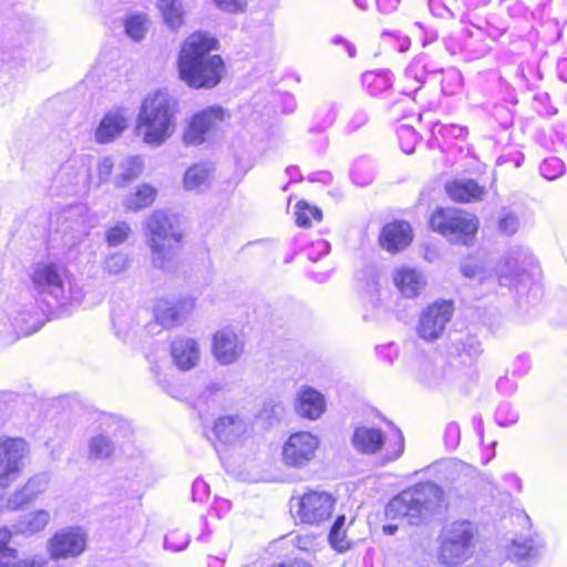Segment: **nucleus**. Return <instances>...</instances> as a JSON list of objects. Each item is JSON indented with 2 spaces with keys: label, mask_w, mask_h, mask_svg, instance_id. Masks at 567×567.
Segmentation results:
<instances>
[{
  "label": "nucleus",
  "mask_w": 567,
  "mask_h": 567,
  "mask_svg": "<svg viewBox=\"0 0 567 567\" xmlns=\"http://www.w3.org/2000/svg\"><path fill=\"white\" fill-rule=\"evenodd\" d=\"M218 41L206 32H194L182 43L177 58L179 78L192 89H214L223 80L226 66L223 58L214 54Z\"/></svg>",
  "instance_id": "obj_1"
},
{
  "label": "nucleus",
  "mask_w": 567,
  "mask_h": 567,
  "mask_svg": "<svg viewBox=\"0 0 567 567\" xmlns=\"http://www.w3.org/2000/svg\"><path fill=\"white\" fill-rule=\"evenodd\" d=\"M179 103L166 91L147 94L138 110L135 134L151 147L164 145L176 132Z\"/></svg>",
  "instance_id": "obj_2"
},
{
  "label": "nucleus",
  "mask_w": 567,
  "mask_h": 567,
  "mask_svg": "<svg viewBox=\"0 0 567 567\" xmlns=\"http://www.w3.org/2000/svg\"><path fill=\"white\" fill-rule=\"evenodd\" d=\"M33 291L45 302L54 301L59 306L79 303L84 293L71 278L69 271L52 261L34 264L29 274Z\"/></svg>",
  "instance_id": "obj_3"
},
{
  "label": "nucleus",
  "mask_w": 567,
  "mask_h": 567,
  "mask_svg": "<svg viewBox=\"0 0 567 567\" xmlns=\"http://www.w3.org/2000/svg\"><path fill=\"white\" fill-rule=\"evenodd\" d=\"M444 502L443 491L434 483H421L401 492L385 507V515L395 519L405 517L410 524H417L437 513Z\"/></svg>",
  "instance_id": "obj_4"
},
{
  "label": "nucleus",
  "mask_w": 567,
  "mask_h": 567,
  "mask_svg": "<svg viewBox=\"0 0 567 567\" xmlns=\"http://www.w3.org/2000/svg\"><path fill=\"white\" fill-rule=\"evenodd\" d=\"M147 244L155 267L169 270L182 240L176 218L164 210H155L146 220Z\"/></svg>",
  "instance_id": "obj_5"
},
{
  "label": "nucleus",
  "mask_w": 567,
  "mask_h": 567,
  "mask_svg": "<svg viewBox=\"0 0 567 567\" xmlns=\"http://www.w3.org/2000/svg\"><path fill=\"white\" fill-rule=\"evenodd\" d=\"M430 224L434 231L450 241L462 244H467L475 236L480 225L475 215L452 207L435 209Z\"/></svg>",
  "instance_id": "obj_6"
},
{
  "label": "nucleus",
  "mask_w": 567,
  "mask_h": 567,
  "mask_svg": "<svg viewBox=\"0 0 567 567\" xmlns=\"http://www.w3.org/2000/svg\"><path fill=\"white\" fill-rule=\"evenodd\" d=\"M439 559L446 566H458L474 550V530L468 522H454L442 533Z\"/></svg>",
  "instance_id": "obj_7"
},
{
  "label": "nucleus",
  "mask_w": 567,
  "mask_h": 567,
  "mask_svg": "<svg viewBox=\"0 0 567 567\" xmlns=\"http://www.w3.org/2000/svg\"><path fill=\"white\" fill-rule=\"evenodd\" d=\"M227 116V111L219 105L207 106L196 112L183 130V144L185 146L204 144L219 128Z\"/></svg>",
  "instance_id": "obj_8"
},
{
  "label": "nucleus",
  "mask_w": 567,
  "mask_h": 567,
  "mask_svg": "<svg viewBox=\"0 0 567 567\" xmlns=\"http://www.w3.org/2000/svg\"><path fill=\"white\" fill-rule=\"evenodd\" d=\"M30 452L28 443L20 437L0 439V487L7 488L21 475Z\"/></svg>",
  "instance_id": "obj_9"
},
{
  "label": "nucleus",
  "mask_w": 567,
  "mask_h": 567,
  "mask_svg": "<svg viewBox=\"0 0 567 567\" xmlns=\"http://www.w3.org/2000/svg\"><path fill=\"white\" fill-rule=\"evenodd\" d=\"M321 441L309 431L292 433L282 446V461L289 467L303 468L317 456Z\"/></svg>",
  "instance_id": "obj_10"
},
{
  "label": "nucleus",
  "mask_w": 567,
  "mask_h": 567,
  "mask_svg": "<svg viewBox=\"0 0 567 567\" xmlns=\"http://www.w3.org/2000/svg\"><path fill=\"white\" fill-rule=\"evenodd\" d=\"M334 504L330 493L309 491L298 498L296 515L301 523L318 526L331 517Z\"/></svg>",
  "instance_id": "obj_11"
},
{
  "label": "nucleus",
  "mask_w": 567,
  "mask_h": 567,
  "mask_svg": "<svg viewBox=\"0 0 567 567\" xmlns=\"http://www.w3.org/2000/svg\"><path fill=\"white\" fill-rule=\"evenodd\" d=\"M454 311L451 301H435L429 305L419 317L417 336L429 342L440 339L450 322Z\"/></svg>",
  "instance_id": "obj_12"
},
{
  "label": "nucleus",
  "mask_w": 567,
  "mask_h": 567,
  "mask_svg": "<svg viewBox=\"0 0 567 567\" xmlns=\"http://www.w3.org/2000/svg\"><path fill=\"white\" fill-rule=\"evenodd\" d=\"M87 535L80 527H66L58 530L47 543L52 559L74 558L86 549Z\"/></svg>",
  "instance_id": "obj_13"
},
{
  "label": "nucleus",
  "mask_w": 567,
  "mask_h": 567,
  "mask_svg": "<svg viewBox=\"0 0 567 567\" xmlns=\"http://www.w3.org/2000/svg\"><path fill=\"white\" fill-rule=\"evenodd\" d=\"M245 351V339L231 328H223L215 332L212 341V352L217 362L223 365L235 363Z\"/></svg>",
  "instance_id": "obj_14"
},
{
  "label": "nucleus",
  "mask_w": 567,
  "mask_h": 567,
  "mask_svg": "<svg viewBox=\"0 0 567 567\" xmlns=\"http://www.w3.org/2000/svg\"><path fill=\"white\" fill-rule=\"evenodd\" d=\"M251 430L249 421L238 413L218 416L213 426L217 441L225 445L241 443L250 435Z\"/></svg>",
  "instance_id": "obj_15"
},
{
  "label": "nucleus",
  "mask_w": 567,
  "mask_h": 567,
  "mask_svg": "<svg viewBox=\"0 0 567 567\" xmlns=\"http://www.w3.org/2000/svg\"><path fill=\"white\" fill-rule=\"evenodd\" d=\"M545 545L536 534L516 536L507 546V557L512 561L527 567L536 564Z\"/></svg>",
  "instance_id": "obj_16"
},
{
  "label": "nucleus",
  "mask_w": 567,
  "mask_h": 567,
  "mask_svg": "<svg viewBox=\"0 0 567 567\" xmlns=\"http://www.w3.org/2000/svg\"><path fill=\"white\" fill-rule=\"evenodd\" d=\"M48 486L49 476L47 474H37L30 477L21 488L7 498L6 508L9 511L22 508L42 495Z\"/></svg>",
  "instance_id": "obj_17"
},
{
  "label": "nucleus",
  "mask_w": 567,
  "mask_h": 567,
  "mask_svg": "<svg viewBox=\"0 0 567 567\" xmlns=\"http://www.w3.org/2000/svg\"><path fill=\"white\" fill-rule=\"evenodd\" d=\"M295 409L303 419L318 420L326 411V399L316 389L301 385L296 395Z\"/></svg>",
  "instance_id": "obj_18"
},
{
  "label": "nucleus",
  "mask_w": 567,
  "mask_h": 567,
  "mask_svg": "<svg viewBox=\"0 0 567 567\" xmlns=\"http://www.w3.org/2000/svg\"><path fill=\"white\" fill-rule=\"evenodd\" d=\"M169 350L173 363L181 371H189L199 363V344L192 338L183 337L175 339L171 343Z\"/></svg>",
  "instance_id": "obj_19"
},
{
  "label": "nucleus",
  "mask_w": 567,
  "mask_h": 567,
  "mask_svg": "<svg viewBox=\"0 0 567 567\" xmlns=\"http://www.w3.org/2000/svg\"><path fill=\"white\" fill-rule=\"evenodd\" d=\"M128 121V114L124 109L106 113L95 131V141L101 144L114 141L127 128Z\"/></svg>",
  "instance_id": "obj_20"
},
{
  "label": "nucleus",
  "mask_w": 567,
  "mask_h": 567,
  "mask_svg": "<svg viewBox=\"0 0 567 567\" xmlns=\"http://www.w3.org/2000/svg\"><path fill=\"white\" fill-rule=\"evenodd\" d=\"M533 265L532 255L525 249L516 248L512 249L504 261L498 265L497 274L501 279L519 280Z\"/></svg>",
  "instance_id": "obj_21"
},
{
  "label": "nucleus",
  "mask_w": 567,
  "mask_h": 567,
  "mask_svg": "<svg viewBox=\"0 0 567 567\" xmlns=\"http://www.w3.org/2000/svg\"><path fill=\"white\" fill-rule=\"evenodd\" d=\"M412 240V229L405 221H393L382 229L380 241L384 249L395 252L404 249Z\"/></svg>",
  "instance_id": "obj_22"
},
{
  "label": "nucleus",
  "mask_w": 567,
  "mask_h": 567,
  "mask_svg": "<svg viewBox=\"0 0 567 567\" xmlns=\"http://www.w3.org/2000/svg\"><path fill=\"white\" fill-rule=\"evenodd\" d=\"M351 443L360 453L375 454L385 444V440L380 429L362 425L354 429Z\"/></svg>",
  "instance_id": "obj_23"
},
{
  "label": "nucleus",
  "mask_w": 567,
  "mask_h": 567,
  "mask_svg": "<svg viewBox=\"0 0 567 567\" xmlns=\"http://www.w3.org/2000/svg\"><path fill=\"white\" fill-rule=\"evenodd\" d=\"M447 195L454 202L470 203L481 200L485 194V188L473 179H457L446 184Z\"/></svg>",
  "instance_id": "obj_24"
},
{
  "label": "nucleus",
  "mask_w": 567,
  "mask_h": 567,
  "mask_svg": "<svg viewBox=\"0 0 567 567\" xmlns=\"http://www.w3.org/2000/svg\"><path fill=\"white\" fill-rule=\"evenodd\" d=\"M394 282L401 293L408 298L415 297L425 285L423 276L412 268L399 269L395 272Z\"/></svg>",
  "instance_id": "obj_25"
},
{
  "label": "nucleus",
  "mask_w": 567,
  "mask_h": 567,
  "mask_svg": "<svg viewBox=\"0 0 567 567\" xmlns=\"http://www.w3.org/2000/svg\"><path fill=\"white\" fill-rule=\"evenodd\" d=\"M50 520V511L39 508L25 514L16 525V530L19 534L33 535L44 530Z\"/></svg>",
  "instance_id": "obj_26"
},
{
  "label": "nucleus",
  "mask_w": 567,
  "mask_h": 567,
  "mask_svg": "<svg viewBox=\"0 0 567 567\" xmlns=\"http://www.w3.org/2000/svg\"><path fill=\"white\" fill-rule=\"evenodd\" d=\"M450 367L444 360L424 362L420 369V379L429 386H439L450 379Z\"/></svg>",
  "instance_id": "obj_27"
},
{
  "label": "nucleus",
  "mask_w": 567,
  "mask_h": 567,
  "mask_svg": "<svg viewBox=\"0 0 567 567\" xmlns=\"http://www.w3.org/2000/svg\"><path fill=\"white\" fill-rule=\"evenodd\" d=\"M157 196V189L148 184H142L135 192L128 194L123 200L127 210L136 212L150 207Z\"/></svg>",
  "instance_id": "obj_28"
},
{
  "label": "nucleus",
  "mask_w": 567,
  "mask_h": 567,
  "mask_svg": "<svg viewBox=\"0 0 567 567\" xmlns=\"http://www.w3.org/2000/svg\"><path fill=\"white\" fill-rule=\"evenodd\" d=\"M157 8L168 28L177 30L183 25L184 8L181 0H158Z\"/></svg>",
  "instance_id": "obj_29"
},
{
  "label": "nucleus",
  "mask_w": 567,
  "mask_h": 567,
  "mask_svg": "<svg viewBox=\"0 0 567 567\" xmlns=\"http://www.w3.org/2000/svg\"><path fill=\"white\" fill-rule=\"evenodd\" d=\"M346 520L344 515L338 516L328 535L329 545L340 554L350 550L352 547V542L347 536Z\"/></svg>",
  "instance_id": "obj_30"
},
{
  "label": "nucleus",
  "mask_w": 567,
  "mask_h": 567,
  "mask_svg": "<svg viewBox=\"0 0 567 567\" xmlns=\"http://www.w3.org/2000/svg\"><path fill=\"white\" fill-rule=\"evenodd\" d=\"M144 162L141 156H130L120 164V174L114 178L116 187H124L136 179L143 172Z\"/></svg>",
  "instance_id": "obj_31"
},
{
  "label": "nucleus",
  "mask_w": 567,
  "mask_h": 567,
  "mask_svg": "<svg viewBox=\"0 0 567 567\" xmlns=\"http://www.w3.org/2000/svg\"><path fill=\"white\" fill-rule=\"evenodd\" d=\"M212 177L210 168L205 164H195L184 175V187L187 190H199L209 185Z\"/></svg>",
  "instance_id": "obj_32"
},
{
  "label": "nucleus",
  "mask_w": 567,
  "mask_h": 567,
  "mask_svg": "<svg viewBox=\"0 0 567 567\" xmlns=\"http://www.w3.org/2000/svg\"><path fill=\"white\" fill-rule=\"evenodd\" d=\"M148 28V17L143 12H135L127 14L124 19V29L126 35L134 40L141 41L144 39Z\"/></svg>",
  "instance_id": "obj_33"
},
{
  "label": "nucleus",
  "mask_w": 567,
  "mask_h": 567,
  "mask_svg": "<svg viewBox=\"0 0 567 567\" xmlns=\"http://www.w3.org/2000/svg\"><path fill=\"white\" fill-rule=\"evenodd\" d=\"M114 450L113 441L104 434L94 435L89 442V456L93 460L107 458L114 453Z\"/></svg>",
  "instance_id": "obj_34"
},
{
  "label": "nucleus",
  "mask_w": 567,
  "mask_h": 567,
  "mask_svg": "<svg viewBox=\"0 0 567 567\" xmlns=\"http://www.w3.org/2000/svg\"><path fill=\"white\" fill-rule=\"evenodd\" d=\"M11 536L12 534L8 528H0V567H18L21 561H17V549L9 546Z\"/></svg>",
  "instance_id": "obj_35"
},
{
  "label": "nucleus",
  "mask_w": 567,
  "mask_h": 567,
  "mask_svg": "<svg viewBox=\"0 0 567 567\" xmlns=\"http://www.w3.org/2000/svg\"><path fill=\"white\" fill-rule=\"evenodd\" d=\"M461 362L470 364L482 353L481 342L474 337H466L455 346Z\"/></svg>",
  "instance_id": "obj_36"
},
{
  "label": "nucleus",
  "mask_w": 567,
  "mask_h": 567,
  "mask_svg": "<svg viewBox=\"0 0 567 567\" xmlns=\"http://www.w3.org/2000/svg\"><path fill=\"white\" fill-rule=\"evenodd\" d=\"M295 208L296 223L300 227H310L312 220L320 221L322 218V214L319 208L310 206L303 200L298 202Z\"/></svg>",
  "instance_id": "obj_37"
},
{
  "label": "nucleus",
  "mask_w": 567,
  "mask_h": 567,
  "mask_svg": "<svg viewBox=\"0 0 567 567\" xmlns=\"http://www.w3.org/2000/svg\"><path fill=\"white\" fill-rule=\"evenodd\" d=\"M13 326L21 336L32 334L41 328L38 316L29 311L19 312L13 319Z\"/></svg>",
  "instance_id": "obj_38"
},
{
  "label": "nucleus",
  "mask_w": 567,
  "mask_h": 567,
  "mask_svg": "<svg viewBox=\"0 0 567 567\" xmlns=\"http://www.w3.org/2000/svg\"><path fill=\"white\" fill-rule=\"evenodd\" d=\"M114 168V161L110 156L101 157L95 167V173L90 175V183L96 187L107 183L112 176Z\"/></svg>",
  "instance_id": "obj_39"
},
{
  "label": "nucleus",
  "mask_w": 567,
  "mask_h": 567,
  "mask_svg": "<svg viewBox=\"0 0 567 567\" xmlns=\"http://www.w3.org/2000/svg\"><path fill=\"white\" fill-rule=\"evenodd\" d=\"M155 318L164 327H173L179 323L173 302L167 300H161L156 305Z\"/></svg>",
  "instance_id": "obj_40"
},
{
  "label": "nucleus",
  "mask_w": 567,
  "mask_h": 567,
  "mask_svg": "<svg viewBox=\"0 0 567 567\" xmlns=\"http://www.w3.org/2000/svg\"><path fill=\"white\" fill-rule=\"evenodd\" d=\"M132 233L130 225L126 221H117L114 226L110 227L105 234V241L111 247H116L127 240Z\"/></svg>",
  "instance_id": "obj_41"
},
{
  "label": "nucleus",
  "mask_w": 567,
  "mask_h": 567,
  "mask_svg": "<svg viewBox=\"0 0 567 567\" xmlns=\"http://www.w3.org/2000/svg\"><path fill=\"white\" fill-rule=\"evenodd\" d=\"M130 267V258L122 252H114L104 260V271L110 276H117Z\"/></svg>",
  "instance_id": "obj_42"
},
{
  "label": "nucleus",
  "mask_w": 567,
  "mask_h": 567,
  "mask_svg": "<svg viewBox=\"0 0 567 567\" xmlns=\"http://www.w3.org/2000/svg\"><path fill=\"white\" fill-rule=\"evenodd\" d=\"M539 171L545 178L555 179L564 173L565 164L558 157H549L542 163Z\"/></svg>",
  "instance_id": "obj_43"
},
{
  "label": "nucleus",
  "mask_w": 567,
  "mask_h": 567,
  "mask_svg": "<svg viewBox=\"0 0 567 567\" xmlns=\"http://www.w3.org/2000/svg\"><path fill=\"white\" fill-rule=\"evenodd\" d=\"M461 271L464 277L470 279L483 280L485 278V269L483 262L477 259H466L461 265Z\"/></svg>",
  "instance_id": "obj_44"
},
{
  "label": "nucleus",
  "mask_w": 567,
  "mask_h": 567,
  "mask_svg": "<svg viewBox=\"0 0 567 567\" xmlns=\"http://www.w3.org/2000/svg\"><path fill=\"white\" fill-rule=\"evenodd\" d=\"M399 138L404 153L410 154L414 151L417 143V133L410 126H402L399 130Z\"/></svg>",
  "instance_id": "obj_45"
},
{
  "label": "nucleus",
  "mask_w": 567,
  "mask_h": 567,
  "mask_svg": "<svg viewBox=\"0 0 567 567\" xmlns=\"http://www.w3.org/2000/svg\"><path fill=\"white\" fill-rule=\"evenodd\" d=\"M462 86V74L457 70H450L442 80V90L445 94H454Z\"/></svg>",
  "instance_id": "obj_46"
},
{
  "label": "nucleus",
  "mask_w": 567,
  "mask_h": 567,
  "mask_svg": "<svg viewBox=\"0 0 567 567\" xmlns=\"http://www.w3.org/2000/svg\"><path fill=\"white\" fill-rule=\"evenodd\" d=\"M188 544V537L181 530H174L166 535L165 547L175 551L183 550Z\"/></svg>",
  "instance_id": "obj_47"
},
{
  "label": "nucleus",
  "mask_w": 567,
  "mask_h": 567,
  "mask_svg": "<svg viewBox=\"0 0 567 567\" xmlns=\"http://www.w3.org/2000/svg\"><path fill=\"white\" fill-rule=\"evenodd\" d=\"M518 218L512 213H504L499 219L498 227L503 234L513 235L518 229Z\"/></svg>",
  "instance_id": "obj_48"
},
{
  "label": "nucleus",
  "mask_w": 567,
  "mask_h": 567,
  "mask_svg": "<svg viewBox=\"0 0 567 567\" xmlns=\"http://www.w3.org/2000/svg\"><path fill=\"white\" fill-rule=\"evenodd\" d=\"M173 306L175 308V311L177 312V317L181 322L185 318H187V316L190 315L192 311L194 310L195 300L190 297H184L173 302Z\"/></svg>",
  "instance_id": "obj_49"
},
{
  "label": "nucleus",
  "mask_w": 567,
  "mask_h": 567,
  "mask_svg": "<svg viewBox=\"0 0 567 567\" xmlns=\"http://www.w3.org/2000/svg\"><path fill=\"white\" fill-rule=\"evenodd\" d=\"M216 6L230 13H237L244 10L246 2L245 0H213Z\"/></svg>",
  "instance_id": "obj_50"
},
{
  "label": "nucleus",
  "mask_w": 567,
  "mask_h": 567,
  "mask_svg": "<svg viewBox=\"0 0 567 567\" xmlns=\"http://www.w3.org/2000/svg\"><path fill=\"white\" fill-rule=\"evenodd\" d=\"M209 493L207 483L202 478H196L193 483V498L194 501H204Z\"/></svg>",
  "instance_id": "obj_51"
},
{
  "label": "nucleus",
  "mask_w": 567,
  "mask_h": 567,
  "mask_svg": "<svg viewBox=\"0 0 567 567\" xmlns=\"http://www.w3.org/2000/svg\"><path fill=\"white\" fill-rule=\"evenodd\" d=\"M364 81L369 83V85L375 84L380 90L386 89L391 85L390 79L386 74H373L368 73L364 75Z\"/></svg>",
  "instance_id": "obj_52"
},
{
  "label": "nucleus",
  "mask_w": 567,
  "mask_h": 567,
  "mask_svg": "<svg viewBox=\"0 0 567 567\" xmlns=\"http://www.w3.org/2000/svg\"><path fill=\"white\" fill-rule=\"evenodd\" d=\"M403 450H404V440H403V435L401 432H398L395 434V437H394V443H393V450L392 451H389V460H396L399 458L402 453H403Z\"/></svg>",
  "instance_id": "obj_53"
},
{
  "label": "nucleus",
  "mask_w": 567,
  "mask_h": 567,
  "mask_svg": "<svg viewBox=\"0 0 567 567\" xmlns=\"http://www.w3.org/2000/svg\"><path fill=\"white\" fill-rule=\"evenodd\" d=\"M268 412L274 414L275 417H280L285 412V408L281 402L268 401L264 405L262 413L266 414Z\"/></svg>",
  "instance_id": "obj_54"
},
{
  "label": "nucleus",
  "mask_w": 567,
  "mask_h": 567,
  "mask_svg": "<svg viewBox=\"0 0 567 567\" xmlns=\"http://www.w3.org/2000/svg\"><path fill=\"white\" fill-rule=\"evenodd\" d=\"M400 0H377L378 8L381 12L391 13L399 7Z\"/></svg>",
  "instance_id": "obj_55"
},
{
  "label": "nucleus",
  "mask_w": 567,
  "mask_h": 567,
  "mask_svg": "<svg viewBox=\"0 0 567 567\" xmlns=\"http://www.w3.org/2000/svg\"><path fill=\"white\" fill-rule=\"evenodd\" d=\"M445 433H446V437L449 440H451L452 445H456L458 443L461 431H460V426L456 423H450L446 426Z\"/></svg>",
  "instance_id": "obj_56"
},
{
  "label": "nucleus",
  "mask_w": 567,
  "mask_h": 567,
  "mask_svg": "<svg viewBox=\"0 0 567 567\" xmlns=\"http://www.w3.org/2000/svg\"><path fill=\"white\" fill-rule=\"evenodd\" d=\"M367 121V115L363 112H357L353 114L352 118L350 120V127L352 130H357L360 126H362Z\"/></svg>",
  "instance_id": "obj_57"
},
{
  "label": "nucleus",
  "mask_w": 567,
  "mask_h": 567,
  "mask_svg": "<svg viewBox=\"0 0 567 567\" xmlns=\"http://www.w3.org/2000/svg\"><path fill=\"white\" fill-rule=\"evenodd\" d=\"M516 522H517V524H519L524 528L530 529V527H532L530 517L527 514H525V513L517 514L516 515Z\"/></svg>",
  "instance_id": "obj_58"
},
{
  "label": "nucleus",
  "mask_w": 567,
  "mask_h": 567,
  "mask_svg": "<svg viewBox=\"0 0 567 567\" xmlns=\"http://www.w3.org/2000/svg\"><path fill=\"white\" fill-rule=\"evenodd\" d=\"M557 69H558V74H559V78L567 82V59H560L558 61V65H557Z\"/></svg>",
  "instance_id": "obj_59"
},
{
  "label": "nucleus",
  "mask_w": 567,
  "mask_h": 567,
  "mask_svg": "<svg viewBox=\"0 0 567 567\" xmlns=\"http://www.w3.org/2000/svg\"><path fill=\"white\" fill-rule=\"evenodd\" d=\"M333 43H337V44L338 43H344L346 47H347L349 56L353 58L355 55V48L352 44H350L347 41H344L342 38H340V37L334 38L333 39Z\"/></svg>",
  "instance_id": "obj_60"
},
{
  "label": "nucleus",
  "mask_w": 567,
  "mask_h": 567,
  "mask_svg": "<svg viewBox=\"0 0 567 567\" xmlns=\"http://www.w3.org/2000/svg\"><path fill=\"white\" fill-rule=\"evenodd\" d=\"M313 246L321 252V254H324L327 255L329 252V249H330V245L328 241L326 240H318L316 244H313Z\"/></svg>",
  "instance_id": "obj_61"
},
{
  "label": "nucleus",
  "mask_w": 567,
  "mask_h": 567,
  "mask_svg": "<svg viewBox=\"0 0 567 567\" xmlns=\"http://www.w3.org/2000/svg\"><path fill=\"white\" fill-rule=\"evenodd\" d=\"M441 131L449 134L451 133L454 136H458L462 133V128L456 126L442 127Z\"/></svg>",
  "instance_id": "obj_62"
},
{
  "label": "nucleus",
  "mask_w": 567,
  "mask_h": 567,
  "mask_svg": "<svg viewBox=\"0 0 567 567\" xmlns=\"http://www.w3.org/2000/svg\"><path fill=\"white\" fill-rule=\"evenodd\" d=\"M382 529L384 534L393 535L398 530V526L394 524L384 525Z\"/></svg>",
  "instance_id": "obj_63"
},
{
  "label": "nucleus",
  "mask_w": 567,
  "mask_h": 567,
  "mask_svg": "<svg viewBox=\"0 0 567 567\" xmlns=\"http://www.w3.org/2000/svg\"><path fill=\"white\" fill-rule=\"evenodd\" d=\"M306 540H307V539H305V538H298V539H297V546H298L299 548H301V549H307L306 544H305V543H302V542H306Z\"/></svg>",
  "instance_id": "obj_64"
}]
</instances>
